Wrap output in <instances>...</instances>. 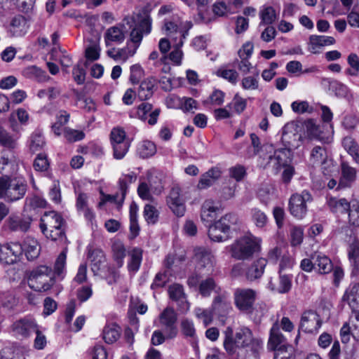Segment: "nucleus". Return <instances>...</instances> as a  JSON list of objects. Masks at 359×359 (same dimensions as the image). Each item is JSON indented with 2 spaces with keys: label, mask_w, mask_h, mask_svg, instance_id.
<instances>
[{
  "label": "nucleus",
  "mask_w": 359,
  "mask_h": 359,
  "mask_svg": "<svg viewBox=\"0 0 359 359\" xmlns=\"http://www.w3.org/2000/svg\"><path fill=\"white\" fill-rule=\"evenodd\" d=\"M152 105L148 102H142L137 108V116L142 121H146L149 125L154 126L157 123L160 109H156L152 111Z\"/></svg>",
  "instance_id": "obj_23"
},
{
  "label": "nucleus",
  "mask_w": 359,
  "mask_h": 359,
  "mask_svg": "<svg viewBox=\"0 0 359 359\" xmlns=\"http://www.w3.org/2000/svg\"><path fill=\"white\" fill-rule=\"evenodd\" d=\"M170 297L176 302L181 304L186 302V296L184 292L183 287L179 284H174L169 287Z\"/></svg>",
  "instance_id": "obj_46"
},
{
  "label": "nucleus",
  "mask_w": 359,
  "mask_h": 359,
  "mask_svg": "<svg viewBox=\"0 0 359 359\" xmlns=\"http://www.w3.org/2000/svg\"><path fill=\"white\" fill-rule=\"evenodd\" d=\"M111 250L117 266L121 267L123 264V259L126 255L124 245L120 241H115L111 246Z\"/></svg>",
  "instance_id": "obj_41"
},
{
  "label": "nucleus",
  "mask_w": 359,
  "mask_h": 359,
  "mask_svg": "<svg viewBox=\"0 0 359 359\" xmlns=\"http://www.w3.org/2000/svg\"><path fill=\"white\" fill-rule=\"evenodd\" d=\"M295 125L292 123L286 124L283 129L281 137L285 149L291 151L298 148L301 144L302 135L295 132Z\"/></svg>",
  "instance_id": "obj_13"
},
{
  "label": "nucleus",
  "mask_w": 359,
  "mask_h": 359,
  "mask_svg": "<svg viewBox=\"0 0 359 359\" xmlns=\"http://www.w3.org/2000/svg\"><path fill=\"white\" fill-rule=\"evenodd\" d=\"M219 211V207L211 199L205 200L201 207V217L202 221L210 222Z\"/></svg>",
  "instance_id": "obj_29"
},
{
  "label": "nucleus",
  "mask_w": 359,
  "mask_h": 359,
  "mask_svg": "<svg viewBox=\"0 0 359 359\" xmlns=\"http://www.w3.org/2000/svg\"><path fill=\"white\" fill-rule=\"evenodd\" d=\"M130 147V142L112 144L114 158L117 160L123 158L128 153Z\"/></svg>",
  "instance_id": "obj_51"
},
{
  "label": "nucleus",
  "mask_w": 359,
  "mask_h": 359,
  "mask_svg": "<svg viewBox=\"0 0 359 359\" xmlns=\"http://www.w3.org/2000/svg\"><path fill=\"white\" fill-rule=\"evenodd\" d=\"M27 182L22 176L3 175L0 177V199L14 203L24 198L27 190Z\"/></svg>",
  "instance_id": "obj_3"
},
{
  "label": "nucleus",
  "mask_w": 359,
  "mask_h": 359,
  "mask_svg": "<svg viewBox=\"0 0 359 359\" xmlns=\"http://www.w3.org/2000/svg\"><path fill=\"white\" fill-rule=\"evenodd\" d=\"M311 195L305 190L301 194L292 195L289 201L290 213L298 219L303 218L307 212L306 203L311 201Z\"/></svg>",
  "instance_id": "obj_11"
},
{
  "label": "nucleus",
  "mask_w": 359,
  "mask_h": 359,
  "mask_svg": "<svg viewBox=\"0 0 359 359\" xmlns=\"http://www.w3.org/2000/svg\"><path fill=\"white\" fill-rule=\"evenodd\" d=\"M29 29V25L27 19L21 15H17L14 16L9 25V32L13 36H22Z\"/></svg>",
  "instance_id": "obj_26"
},
{
  "label": "nucleus",
  "mask_w": 359,
  "mask_h": 359,
  "mask_svg": "<svg viewBox=\"0 0 359 359\" xmlns=\"http://www.w3.org/2000/svg\"><path fill=\"white\" fill-rule=\"evenodd\" d=\"M348 211L349 224L353 226H359V202L353 201Z\"/></svg>",
  "instance_id": "obj_49"
},
{
  "label": "nucleus",
  "mask_w": 359,
  "mask_h": 359,
  "mask_svg": "<svg viewBox=\"0 0 359 359\" xmlns=\"http://www.w3.org/2000/svg\"><path fill=\"white\" fill-rule=\"evenodd\" d=\"M259 16L261 18L259 26L271 25L276 19V11L272 6L263 7L259 12Z\"/></svg>",
  "instance_id": "obj_43"
},
{
  "label": "nucleus",
  "mask_w": 359,
  "mask_h": 359,
  "mask_svg": "<svg viewBox=\"0 0 359 359\" xmlns=\"http://www.w3.org/2000/svg\"><path fill=\"white\" fill-rule=\"evenodd\" d=\"M347 251L349 259L356 263L357 259L359 258V240L357 238L350 239Z\"/></svg>",
  "instance_id": "obj_50"
},
{
  "label": "nucleus",
  "mask_w": 359,
  "mask_h": 359,
  "mask_svg": "<svg viewBox=\"0 0 359 359\" xmlns=\"http://www.w3.org/2000/svg\"><path fill=\"white\" fill-rule=\"evenodd\" d=\"M54 284L51 269L46 266H41L34 270L28 279L30 288L38 292H46Z\"/></svg>",
  "instance_id": "obj_6"
},
{
  "label": "nucleus",
  "mask_w": 359,
  "mask_h": 359,
  "mask_svg": "<svg viewBox=\"0 0 359 359\" xmlns=\"http://www.w3.org/2000/svg\"><path fill=\"white\" fill-rule=\"evenodd\" d=\"M38 328L39 326L35 320L30 316H26L16 320L12 325V330L15 334L22 337H28L32 333L35 332Z\"/></svg>",
  "instance_id": "obj_15"
},
{
  "label": "nucleus",
  "mask_w": 359,
  "mask_h": 359,
  "mask_svg": "<svg viewBox=\"0 0 359 359\" xmlns=\"http://www.w3.org/2000/svg\"><path fill=\"white\" fill-rule=\"evenodd\" d=\"M195 315L197 318L201 319L205 327L210 325L212 321V313L210 311L203 309L201 308H196L194 310Z\"/></svg>",
  "instance_id": "obj_60"
},
{
  "label": "nucleus",
  "mask_w": 359,
  "mask_h": 359,
  "mask_svg": "<svg viewBox=\"0 0 359 359\" xmlns=\"http://www.w3.org/2000/svg\"><path fill=\"white\" fill-rule=\"evenodd\" d=\"M46 201L38 196H34L26 199V205L33 209L43 208L46 206Z\"/></svg>",
  "instance_id": "obj_62"
},
{
  "label": "nucleus",
  "mask_w": 359,
  "mask_h": 359,
  "mask_svg": "<svg viewBox=\"0 0 359 359\" xmlns=\"http://www.w3.org/2000/svg\"><path fill=\"white\" fill-rule=\"evenodd\" d=\"M334 43L335 39L332 36L311 35L309 37V50L312 53H317L318 48Z\"/></svg>",
  "instance_id": "obj_31"
},
{
  "label": "nucleus",
  "mask_w": 359,
  "mask_h": 359,
  "mask_svg": "<svg viewBox=\"0 0 359 359\" xmlns=\"http://www.w3.org/2000/svg\"><path fill=\"white\" fill-rule=\"evenodd\" d=\"M291 107L294 112L298 114L311 112L313 109L306 101H294L292 103Z\"/></svg>",
  "instance_id": "obj_64"
},
{
  "label": "nucleus",
  "mask_w": 359,
  "mask_h": 359,
  "mask_svg": "<svg viewBox=\"0 0 359 359\" xmlns=\"http://www.w3.org/2000/svg\"><path fill=\"white\" fill-rule=\"evenodd\" d=\"M194 259L198 269H204L208 272L212 271L215 260L210 251L203 248H196L194 250Z\"/></svg>",
  "instance_id": "obj_18"
},
{
  "label": "nucleus",
  "mask_w": 359,
  "mask_h": 359,
  "mask_svg": "<svg viewBox=\"0 0 359 359\" xmlns=\"http://www.w3.org/2000/svg\"><path fill=\"white\" fill-rule=\"evenodd\" d=\"M321 325L322 320L319 315L315 311H307L302 316L299 329L304 332L313 333L318 332Z\"/></svg>",
  "instance_id": "obj_14"
},
{
  "label": "nucleus",
  "mask_w": 359,
  "mask_h": 359,
  "mask_svg": "<svg viewBox=\"0 0 359 359\" xmlns=\"http://www.w3.org/2000/svg\"><path fill=\"white\" fill-rule=\"evenodd\" d=\"M241 85L245 90H257L259 88L258 76L244 77Z\"/></svg>",
  "instance_id": "obj_63"
},
{
  "label": "nucleus",
  "mask_w": 359,
  "mask_h": 359,
  "mask_svg": "<svg viewBox=\"0 0 359 359\" xmlns=\"http://www.w3.org/2000/svg\"><path fill=\"white\" fill-rule=\"evenodd\" d=\"M279 276L276 283L270 281L269 283V289L278 294L288 293L292 286V275L278 273Z\"/></svg>",
  "instance_id": "obj_22"
},
{
  "label": "nucleus",
  "mask_w": 359,
  "mask_h": 359,
  "mask_svg": "<svg viewBox=\"0 0 359 359\" xmlns=\"http://www.w3.org/2000/svg\"><path fill=\"white\" fill-rule=\"evenodd\" d=\"M64 136L68 142H73L81 140L84 137V133L80 130L67 128L64 130Z\"/></svg>",
  "instance_id": "obj_61"
},
{
  "label": "nucleus",
  "mask_w": 359,
  "mask_h": 359,
  "mask_svg": "<svg viewBox=\"0 0 359 359\" xmlns=\"http://www.w3.org/2000/svg\"><path fill=\"white\" fill-rule=\"evenodd\" d=\"M341 177L339 182L340 188H346L351 186L356 178V170L351 167L347 162L342 161L341 163Z\"/></svg>",
  "instance_id": "obj_27"
},
{
  "label": "nucleus",
  "mask_w": 359,
  "mask_h": 359,
  "mask_svg": "<svg viewBox=\"0 0 359 359\" xmlns=\"http://www.w3.org/2000/svg\"><path fill=\"white\" fill-rule=\"evenodd\" d=\"M137 24L130 34V39L133 44H128L126 48L118 49V60L126 61L133 57L142 41L143 36L148 35L151 31L152 19L149 11H140L137 14Z\"/></svg>",
  "instance_id": "obj_2"
},
{
  "label": "nucleus",
  "mask_w": 359,
  "mask_h": 359,
  "mask_svg": "<svg viewBox=\"0 0 359 359\" xmlns=\"http://www.w3.org/2000/svg\"><path fill=\"white\" fill-rule=\"evenodd\" d=\"M176 322L177 314L171 308H166L159 316V323L163 327L168 339H174L177 335Z\"/></svg>",
  "instance_id": "obj_12"
},
{
  "label": "nucleus",
  "mask_w": 359,
  "mask_h": 359,
  "mask_svg": "<svg viewBox=\"0 0 359 359\" xmlns=\"http://www.w3.org/2000/svg\"><path fill=\"white\" fill-rule=\"evenodd\" d=\"M351 69H347V74L351 76H358L359 74V57L355 53H351L347 58Z\"/></svg>",
  "instance_id": "obj_57"
},
{
  "label": "nucleus",
  "mask_w": 359,
  "mask_h": 359,
  "mask_svg": "<svg viewBox=\"0 0 359 359\" xmlns=\"http://www.w3.org/2000/svg\"><path fill=\"white\" fill-rule=\"evenodd\" d=\"M327 154L324 147H314L310 154L309 162L313 166L324 165L327 163Z\"/></svg>",
  "instance_id": "obj_34"
},
{
  "label": "nucleus",
  "mask_w": 359,
  "mask_h": 359,
  "mask_svg": "<svg viewBox=\"0 0 359 359\" xmlns=\"http://www.w3.org/2000/svg\"><path fill=\"white\" fill-rule=\"evenodd\" d=\"M237 221L238 218L234 214L228 213L222 216L209 226L208 236L210 238L215 242L226 241L229 238L227 234L231 226L235 225Z\"/></svg>",
  "instance_id": "obj_5"
},
{
  "label": "nucleus",
  "mask_w": 359,
  "mask_h": 359,
  "mask_svg": "<svg viewBox=\"0 0 359 359\" xmlns=\"http://www.w3.org/2000/svg\"><path fill=\"white\" fill-rule=\"evenodd\" d=\"M45 144L44 137L41 133L34 132L31 135L29 147L32 153L41 151L45 146Z\"/></svg>",
  "instance_id": "obj_42"
},
{
  "label": "nucleus",
  "mask_w": 359,
  "mask_h": 359,
  "mask_svg": "<svg viewBox=\"0 0 359 359\" xmlns=\"http://www.w3.org/2000/svg\"><path fill=\"white\" fill-rule=\"evenodd\" d=\"M121 336V328L115 323L107 324L102 330V338L107 344L116 342Z\"/></svg>",
  "instance_id": "obj_33"
},
{
  "label": "nucleus",
  "mask_w": 359,
  "mask_h": 359,
  "mask_svg": "<svg viewBox=\"0 0 359 359\" xmlns=\"http://www.w3.org/2000/svg\"><path fill=\"white\" fill-rule=\"evenodd\" d=\"M20 161L13 158L9 159L5 156L0 158V172H2L5 169V166L9 165L11 167V173H17L19 170Z\"/></svg>",
  "instance_id": "obj_56"
},
{
  "label": "nucleus",
  "mask_w": 359,
  "mask_h": 359,
  "mask_svg": "<svg viewBox=\"0 0 359 359\" xmlns=\"http://www.w3.org/2000/svg\"><path fill=\"white\" fill-rule=\"evenodd\" d=\"M291 151L289 149H281L274 151L273 155L269 157V166L278 170L280 167L287 165L290 162Z\"/></svg>",
  "instance_id": "obj_24"
},
{
  "label": "nucleus",
  "mask_w": 359,
  "mask_h": 359,
  "mask_svg": "<svg viewBox=\"0 0 359 359\" xmlns=\"http://www.w3.org/2000/svg\"><path fill=\"white\" fill-rule=\"evenodd\" d=\"M287 346L286 339L280 330L278 323H274L270 330V335L267 344L268 349L275 351Z\"/></svg>",
  "instance_id": "obj_21"
},
{
  "label": "nucleus",
  "mask_w": 359,
  "mask_h": 359,
  "mask_svg": "<svg viewBox=\"0 0 359 359\" xmlns=\"http://www.w3.org/2000/svg\"><path fill=\"white\" fill-rule=\"evenodd\" d=\"M0 304L7 310H11L17 305L18 301L11 292H4L0 293Z\"/></svg>",
  "instance_id": "obj_48"
},
{
  "label": "nucleus",
  "mask_w": 359,
  "mask_h": 359,
  "mask_svg": "<svg viewBox=\"0 0 359 359\" xmlns=\"http://www.w3.org/2000/svg\"><path fill=\"white\" fill-rule=\"evenodd\" d=\"M49 196L51 201L56 203H60L62 201L61 190L58 181H54L49 189Z\"/></svg>",
  "instance_id": "obj_59"
},
{
  "label": "nucleus",
  "mask_w": 359,
  "mask_h": 359,
  "mask_svg": "<svg viewBox=\"0 0 359 359\" xmlns=\"http://www.w3.org/2000/svg\"><path fill=\"white\" fill-rule=\"evenodd\" d=\"M142 259V251L139 248H135L130 253V262L128 264V270L135 273L138 271Z\"/></svg>",
  "instance_id": "obj_44"
},
{
  "label": "nucleus",
  "mask_w": 359,
  "mask_h": 359,
  "mask_svg": "<svg viewBox=\"0 0 359 359\" xmlns=\"http://www.w3.org/2000/svg\"><path fill=\"white\" fill-rule=\"evenodd\" d=\"M217 287L215 280L212 277H208L201 280L199 284L198 290L200 294L203 297H208L211 292Z\"/></svg>",
  "instance_id": "obj_45"
},
{
  "label": "nucleus",
  "mask_w": 359,
  "mask_h": 359,
  "mask_svg": "<svg viewBox=\"0 0 359 359\" xmlns=\"http://www.w3.org/2000/svg\"><path fill=\"white\" fill-rule=\"evenodd\" d=\"M192 24L187 22L182 28H180L178 25L172 21L165 20L164 22V29L166 35L169 37L173 46H182L184 40L187 38L189 29Z\"/></svg>",
  "instance_id": "obj_8"
},
{
  "label": "nucleus",
  "mask_w": 359,
  "mask_h": 359,
  "mask_svg": "<svg viewBox=\"0 0 359 359\" xmlns=\"http://www.w3.org/2000/svg\"><path fill=\"white\" fill-rule=\"evenodd\" d=\"M224 335V346L229 353L233 354L237 348H245L252 358L259 357L262 350V341L255 338L249 328H240L233 337L232 328L227 327Z\"/></svg>",
  "instance_id": "obj_1"
},
{
  "label": "nucleus",
  "mask_w": 359,
  "mask_h": 359,
  "mask_svg": "<svg viewBox=\"0 0 359 359\" xmlns=\"http://www.w3.org/2000/svg\"><path fill=\"white\" fill-rule=\"evenodd\" d=\"M267 260L264 258H259L255 261L245 273L246 278L250 281L260 278L264 272Z\"/></svg>",
  "instance_id": "obj_28"
},
{
  "label": "nucleus",
  "mask_w": 359,
  "mask_h": 359,
  "mask_svg": "<svg viewBox=\"0 0 359 359\" xmlns=\"http://www.w3.org/2000/svg\"><path fill=\"white\" fill-rule=\"evenodd\" d=\"M359 342V313H354L353 318L351 320V325L345 323L340 330V336L342 343L346 344L350 340V336Z\"/></svg>",
  "instance_id": "obj_19"
},
{
  "label": "nucleus",
  "mask_w": 359,
  "mask_h": 359,
  "mask_svg": "<svg viewBox=\"0 0 359 359\" xmlns=\"http://www.w3.org/2000/svg\"><path fill=\"white\" fill-rule=\"evenodd\" d=\"M155 84L156 81L153 78H148L142 81L137 92L140 100H146L149 99L153 95Z\"/></svg>",
  "instance_id": "obj_32"
},
{
  "label": "nucleus",
  "mask_w": 359,
  "mask_h": 359,
  "mask_svg": "<svg viewBox=\"0 0 359 359\" xmlns=\"http://www.w3.org/2000/svg\"><path fill=\"white\" fill-rule=\"evenodd\" d=\"M0 143L8 149H14L17 145L16 139L0 127Z\"/></svg>",
  "instance_id": "obj_52"
},
{
  "label": "nucleus",
  "mask_w": 359,
  "mask_h": 359,
  "mask_svg": "<svg viewBox=\"0 0 359 359\" xmlns=\"http://www.w3.org/2000/svg\"><path fill=\"white\" fill-rule=\"evenodd\" d=\"M110 140L111 145L130 142L126 140V132L121 128H114L111 130L110 133Z\"/></svg>",
  "instance_id": "obj_54"
},
{
  "label": "nucleus",
  "mask_w": 359,
  "mask_h": 359,
  "mask_svg": "<svg viewBox=\"0 0 359 359\" xmlns=\"http://www.w3.org/2000/svg\"><path fill=\"white\" fill-rule=\"evenodd\" d=\"M186 201L181 188L178 186H174L166 196L167 205L172 212L177 217H182L185 214Z\"/></svg>",
  "instance_id": "obj_10"
},
{
  "label": "nucleus",
  "mask_w": 359,
  "mask_h": 359,
  "mask_svg": "<svg viewBox=\"0 0 359 359\" xmlns=\"http://www.w3.org/2000/svg\"><path fill=\"white\" fill-rule=\"evenodd\" d=\"M256 297V291L250 288H238L234 292L236 306L248 313H252Z\"/></svg>",
  "instance_id": "obj_9"
},
{
  "label": "nucleus",
  "mask_w": 359,
  "mask_h": 359,
  "mask_svg": "<svg viewBox=\"0 0 359 359\" xmlns=\"http://www.w3.org/2000/svg\"><path fill=\"white\" fill-rule=\"evenodd\" d=\"M54 226H65V220L62 217L55 211L46 212L40 220V228Z\"/></svg>",
  "instance_id": "obj_30"
},
{
  "label": "nucleus",
  "mask_w": 359,
  "mask_h": 359,
  "mask_svg": "<svg viewBox=\"0 0 359 359\" xmlns=\"http://www.w3.org/2000/svg\"><path fill=\"white\" fill-rule=\"evenodd\" d=\"M182 332L184 335L189 337H194L196 335V329L194 322L189 319H183L180 323Z\"/></svg>",
  "instance_id": "obj_58"
},
{
  "label": "nucleus",
  "mask_w": 359,
  "mask_h": 359,
  "mask_svg": "<svg viewBox=\"0 0 359 359\" xmlns=\"http://www.w3.org/2000/svg\"><path fill=\"white\" fill-rule=\"evenodd\" d=\"M6 250L7 255L11 254L13 259H11V262H16L23 253V246L19 243H11L7 245Z\"/></svg>",
  "instance_id": "obj_55"
},
{
  "label": "nucleus",
  "mask_w": 359,
  "mask_h": 359,
  "mask_svg": "<svg viewBox=\"0 0 359 359\" xmlns=\"http://www.w3.org/2000/svg\"><path fill=\"white\" fill-rule=\"evenodd\" d=\"M231 257L245 260L250 258L260 249V240L252 235L243 236L229 246Z\"/></svg>",
  "instance_id": "obj_4"
},
{
  "label": "nucleus",
  "mask_w": 359,
  "mask_h": 359,
  "mask_svg": "<svg viewBox=\"0 0 359 359\" xmlns=\"http://www.w3.org/2000/svg\"><path fill=\"white\" fill-rule=\"evenodd\" d=\"M159 212L156 206L147 204L144 208V217L149 224H154L158 222Z\"/></svg>",
  "instance_id": "obj_47"
},
{
  "label": "nucleus",
  "mask_w": 359,
  "mask_h": 359,
  "mask_svg": "<svg viewBox=\"0 0 359 359\" xmlns=\"http://www.w3.org/2000/svg\"><path fill=\"white\" fill-rule=\"evenodd\" d=\"M23 252L28 260H33L36 258L40 252L39 243L34 238H27L23 243Z\"/></svg>",
  "instance_id": "obj_37"
},
{
  "label": "nucleus",
  "mask_w": 359,
  "mask_h": 359,
  "mask_svg": "<svg viewBox=\"0 0 359 359\" xmlns=\"http://www.w3.org/2000/svg\"><path fill=\"white\" fill-rule=\"evenodd\" d=\"M43 235L52 241H61L65 238L64 226H53L52 228H40Z\"/></svg>",
  "instance_id": "obj_39"
},
{
  "label": "nucleus",
  "mask_w": 359,
  "mask_h": 359,
  "mask_svg": "<svg viewBox=\"0 0 359 359\" xmlns=\"http://www.w3.org/2000/svg\"><path fill=\"white\" fill-rule=\"evenodd\" d=\"M32 218L22 217L15 214H11L6 220L5 226L11 231L27 232L31 226Z\"/></svg>",
  "instance_id": "obj_17"
},
{
  "label": "nucleus",
  "mask_w": 359,
  "mask_h": 359,
  "mask_svg": "<svg viewBox=\"0 0 359 359\" xmlns=\"http://www.w3.org/2000/svg\"><path fill=\"white\" fill-rule=\"evenodd\" d=\"M212 312L217 316L219 320L223 324L227 318V316L232 310L231 302L225 294L217 296L212 303Z\"/></svg>",
  "instance_id": "obj_16"
},
{
  "label": "nucleus",
  "mask_w": 359,
  "mask_h": 359,
  "mask_svg": "<svg viewBox=\"0 0 359 359\" xmlns=\"http://www.w3.org/2000/svg\"><path fill=\"white\" fill-rule=\"evenodd\" d=\"M137 151L140 157L147 158L156 153V147L153 142L144 140L138 144Z\"/></svg>",
  "instance_id": "obj_40"
},
{
  "label": "nucleus",
  "mask_w": 359,
  "mask_h": 359,
  "mask_svg": "<svg viewBox=\"0 0 359 359\" xmlns=\"http://www.w3.org/2000/svg\"><path fill=\"white\" fill-rule=\"evenodd\" d=\"M327 205L334 212H345L348 210L351 203L345 198L330 197L327 199Z\"/></svg>",
  "instance_id": "obj_38"
},
{
  "label": "nucleus",
  "mask_w": 359,
  "mask_h": 359,
  "mask_svg": "<svg viewBox=\"0 0 359 359\" xmlns=\"http://www.w3.org/2000/svg\"><path fill=\"white\" fill-rule=\"evenodd\" d=\"M23 74L27 78L38 82H46L50 79L45 71L36 66L27 67L24 69Z\"/></svg>",
  "instance_id": "obj_36"
},
{
  "label": "nucleus",
  "mask_w": 359,
  "mask_h": 359,
  "mask_svg": "<svg viewBox=\"0 0 359 359\" xmlns=\"http://www.w3.org/2000/svg\"><path fill=\"white\" fill-rule=\"evenodd\" d=\"M342 301L348 304L353 313H359V284L350 285L343 295Z\"/></svg>",
  "instance_id": "obj_25"
},
{
  "label": "nucleus",
  "mask_w": 359,
  "mask_h": 359,
  "mask_svg": "<svg viewBox=\"0 0 359 359\" xmlns=\"http://www.w3.org/2000/svg\"><path fill=\"white\" fill-rule=\"evenodd\" d=\"M88 257L90 262V269L95 275H97L107 266V259L101 249H89Z\"/></svg>",
  "instance_id": "obj_20"
},
{
  "label": "nucleus",
  "mask_w": 359,
  "mask_h": 359,
  "mask_svg": "<svg viewBox=\"0 0 359 359\" xmlns=\"http://www.w3.org/2000/svg\"><path fill=\"white\" fill-rule=\"evenodd\" d=\"M67 252L64 250L57 257L54 266L55 274L63 277L65 271Z\"/></svg>",
  "instance_id": "obj_53"
},
{
  "label": "nucleus",
  "mask_w": 359,
  "mask_h": 359,
  "mask_svg": "<svg viewBox=\"0 0 359 359\" xmlns=\"http://www.w3.org/2000/svg\"><path fill=\"white\" fill-rule=\"evenodd\" d=\"M313 259L315 261L316 269H318L319 273L327 274L332 271V262L326 255L318 254L313 257Z\"/></svg>",
  "instance_id": "obj_35"
},
{
  "label": "nucleus",
  "mask_w": 359,
  "mask_h": 359,
  "mask_svg": "<svg viewBox=\"0 0 359 359\" xmlns=\"http://www.w3.org/2000/svg\"><path fill=\"white\" fill-rule=\"evenodd\" d=\"M137 18L133 16H127L124 18L123 24H119L108 28L104 33V39L107 46H111L113 43H121L125 40V25H128L130 28L134 27L137 24Z\"/></svg>",
  "instance_id": "obj_7"
}]
</instances>
